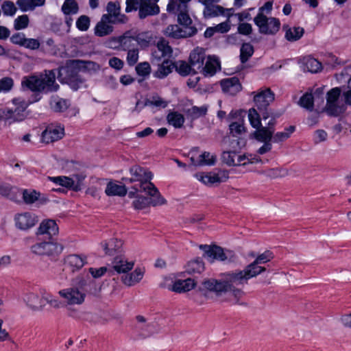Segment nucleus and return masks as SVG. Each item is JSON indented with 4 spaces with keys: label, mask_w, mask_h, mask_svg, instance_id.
<instances>
[{
    "label": "nucleus",
    "mask_w": 351,
    "mask_h": 351,
    "mask_svg": "<svg viewBox=\"0 0 351 351\" xmlns=\"http://www.w3.org/2000/svg\"><path fill=\"white\" fill-rule=\"evenodd\" d=\"M230 134L233 137H237L238 135L241 134L245 132V127L243 123L238 122H233L229 125Z\"/></svg>",
    "instance_id": "64"
},
{
    "label": "nucleus",
    "mask_w": 351,
    "mask_h": 351,
    "mask_svg": "<svg viewBox=\"0 0 351 351\" xmlns=\"http://www.w3.org/2000/svg\"><path fill=\"white\" fill-rule=\"evenodd\" d=\"M131 178H123L127 183L138 182L140 191L145 192L147 195H154L158 193V189L151 182L153 178L152 173L147 168L139 165H134L130 168Z\"/></svg>",
    "instance_id": "4"
},
{
    "label": "nucleus",
    "mask_w": 351,
    "mask_h": 351,
    "mask_svg": "<svg viewBox=\"0 0 351 351\" xmlns=\"http://www.w3.org/2000/svg\"><path fill=\"white\" fill-rule=\"evenodd\" d=\"M273 258V254L267 250L263 254L258 255L256 258L250 264L247 265L248 268L254 272V276H257L258 274L265 271V267L260 266V264H263L269 262Z\"/></svg>",
    "instance_id": "18"
},
{
    "label": "nucleus",
    "mask_w": 351,
    "mask_h": 351,
    "mask_svg": "<svg viewBox=\"0 0 351 351\" xmlns=\"http://www.w3.org/2000/svg\"><path fill=\"white\" fill-rule=\"evenodd\" d=\"M300 67L304 71L317 73L322 70V64L311 56L304 57L300 60Z\"/></svg>",
    "instance_id": "22"
},
{
    "label": "nucleus",
    "mask_w": 351,
    "mask_h": 351,
    "mask_svg": "<svg viewBox=\"0 0 351 351\" xmlns=\"http://www.w3.org/2000/svg\"><path fill=\"white\" fill-rule=\"evenodd\" d=\"M134 37L135 38L136 45H140L141 47H148L152 37L147 32L136 33L134 32Z\"/></svg>",
    "instance_id": "46"
},
{
    "label": "nucleus",
    "mask_w": 351,
    "mask_h": 351,
    "mask_svg": "<svg viewBox=\"0 0 351 351\" xmlns=\"http://www.w3.org/2000/svg\"><path fill=\"white\" fill-rule=\"evenodd\" d=\"M195 177L198 180L209 186H211L215 184H218L219 180L217 179V176H215V173L212 172L208 173H197L195 174Z\"/></svg>",
    "instance_id": "41"
},
{
    "label": "nucleus",
    "mask_w": 351,
    "mask_h": 351,
    "mask_svg": "<svg viewBox=\"0 0 351 351\" xmlns=\"http://www.w3.org/2000/svg\"><path fill=\"white\" fill-rule=\"evenodd\" d=\"M157 49L161 52V56H171L173 49L169 45V42L165 38H160L156 45Z\"/></svg>",
    "instance_id": "50"
},
{
    "label": "nucleus",
    "mask_w": 351,
    "mask_h": 351,
    "mask_svg": "<svg viewBox=\"0 0 351 351\" xmlns=\"http://www.w3.org/2000/svg\"><path fill=\"white\" fill-rule=\"evenodd\" d=\"M216 161V156H211L208 152H204L199 155V160L197 163V165H213ZM196 165V164H195Z\"/></svg>",
    "instance_id": "57"
},
{
    "label": "nucleus",
    "mask_w": 351,
    "mask_h": 351,
    "mask_svg": "<svg viewBox=\"0 0 351 351\" xmlns=\"http://www.w3.org/2000/svg\"><path fill=\"white\" fill-rule=\"evenodd\" d=\"M225 9L219 5L212 4L204 7V16L205 18H212L219 15H223Z\"/></svg>",
    "instance_id": "37"
},
{
    "label": "nucleus",
    "mask_w": 351,
    "mask_h": 351,
    "mask_svg": "<svg viewBox=\"0 0 351 351\" xmlns=\"http://www.w3.org/2000/svg\"><path fill=\"white\" fill-rule=\"evenodd\" d=\"M14 80L12 77H4L0 79V93H8L12 88Z\"/></svg>",
    "instance_id": "62"
},
{
    "label": "nucleus",
    "mask_w": 351,
    "mask_h": 351,
    "mask_svg": "<svg viewBox=\"0 0 351 351\" xmlns=\"http://www.w3.org/2000/svg\"><path fill=\"white\" fill-rule=\"evenodd\" d=\"M255 108H250L248 111V119L250 125L256 130L252 136L259 142H271L273 141L274 132L268 128L262 125L261 118Z\"/></svg>",
    "instance_id": "5"
},
{
    "label": "nucleus",
    "mask_w": 351,
    "mask_h": 351,
    "mask_svg": "<svg viewBox=\"0 0 351 351\" xmlns=\"http://www.w3.org/2000/svg\"><path fill=\"white\" fill-rule=\"evenodd\" d=\"M237 156L236 151L223 152L221 155L222 162L228 166H235V158Z\"/></svg>",
    "instance_id": "61"
},
{
    "label": "nucleus",
    "mask_w": 351,
    "mask_h": 351,
    "mask_svg": "<svg viewBox=\"0 0 351 351\" xmlns=\"http://www.w3.org/2000/svg\"><path fill=\"white\" fill-rule=\"evenodd\" d=\"M1 10L5 16H14L16 11L17 8L15 6L14 3L10 0L4 1L1 5Z\"/></svg>",
    "instance_id": "54"
},
{
    "label": "nucleus",
    "mask_w": 351,
    "mask_h": 351,
    "mask_svg": "<svg viewBox=\"0 0 351 351\" xmlns=\"http://www.w3.org/2000/svg\"><path fill=\"white\" fill-rule=\"evenodd\" d=\"M304 34V29L303 27H293L286 30L285 38L290 42H294L302 38Z\"/></svg>",
    "instance_id": "39"
},
{
    "label": "nucleus",
    "mask_w": 351,
    "mask_h": 351,
    "mask_svg": "<svg viewBox=\"0 0 351 351\" xmlns=\"http://www.w3.org/2000/svg\"><path fill=\"white\" fill-rule=\"evenodd\" d=\"M252 94H254V102L255 104V108L260 114V118L263 120H266L269 118L268 109L269 105L274 100V94L271 92L269 88H267L264 90L255 94V92H252Z\"/></svg>",
    "instance_id": "6"
},
{
    "label": "nucleus",
    "mask_w": 351,
    "mask_h": 351,
    "mask_svg": "<svg viewBox=\"0 0 351 351\" xmlns=\"http://www.w3.org/2000/svg\"><path fill=\"white\" fill-rule=\"evenodd\" d=\"M43 302L49 304L51 306L55 308H59L62 305L60 301L54 298L51 294L43 290Z\"/></svg>",
    "instance_id": "55"
},
{
    "label": "nucleus",
    "mask_w": 351,
    "mask_h": 351,
    "mask_svg": "<svg viewBox=\"0 0 351 351\" xmlns=\"http://www.w3.org/2000/svg\"><path fill=\"white\" fill-rule=\"evenodd\" d=\"M40 193L36 192L35 190L29 191L25 189L23 191V199L25 204H32L38 199Z\"/></svg>",
    "instance_id": "56"
},
{
    "label": "nucleus",
    "mask_w": 351,
    "mask_h": 351,
    "mask_svg": "<svg viewBox=\"0 0 351 351\" xmlns=\"http://www.w3.org/2000/svg\"><path fill=\"white\" fill-rule=\"evenodd\" d=\"M101 19L109 25L117 23H125L128 21V18L125 15L118 16L108 13L103 14Z\"/></svg>",
    "instance_id": "45"
},
{
    "label": "nucleus",
    "mask_w": 351,
    "mask_h": 351,
    "mask_svg": "<svg viewBox=\"0 0 351 351\" xmlns=\"http://www.w3.org/2000/svg\"><path fill=\"white\" fill-rule=\"evenodd\" d=\"M207 108L205 106H193L191 108H189L186 110V114L189 117H191L192 119H196L199 118L202 116H204L206 114Z\"/></svg>",
    "instance_id": "48"
},
{
    "label": "nucleus",
    "mask_w": 351,
    "mask_h": 351,
    "mask_svg": "<svg viewBox=\"0 0 351 351\" xmlns=\"http://www.w3.org/2000/svg\"><path fill=\"white\" fill-rule=\"evenodd\" d=\"M65 263L73 271L79 270L87 263L86 256L82 254H70L66 257Z\"/></svg>",
    "instance_id": "23"
},
{
    "label": "nucleus",
    "mask_w": 351,
    "mask_h": 351,
    "mask_svg": "<svg viewBox=\"0 0 351 351\" xmlns=\"http://www.w3.org/2000/svg\"><path fill=\"white\" fill-rule=\"evenodd\" d=\"M219 64L218 60L215 58L208 57L207 60L200 70L204 75L213 76L217 71V66Z\"/></svg>",
    "instance_id": "29"
},
{
    "label": "nucleus",
    "mask_w": 351,
    "mask_h": 351,
    "mask_svg": "<svg viewBox=\"0 0 351 351\" xmlns=\"http://www.w3.org/2000/svg\"><path fill=\"white\" fill-rule=\"evenodd\" d=\"M298 104L308 111L314 108V97L311 93H305L300 99Z\"/></svg>",
    "instance_id": "44"
},
{
    "label": "nucleus",
    "mask_w": 351,
    "mask_h": 351,
    "mask_svg": "<svg viewBox=\"0 0 351 351\" xmlns=\"http://www.w3.org/2000/svg\"><path fill=\"white\" fill-rule=\"evenodd\" d=\"M58 231L59 228L56 221L53 219H47L40 224L36 234L43 236L45 239L52 240L53 237L58 234Z\"/></svg>",
    "instance_id": "15"
},
{
    "label": "nucleus",
    "mask_w": 351,
    "mask_h": 351,
    "mask_svg": "<svg viewBox=\"0 0 351 351\" xmlns=\"http://www.w3.org/2000/svg\"><path fill=\"white\" fill-rule=\"evenodd\" d=\"M43 290L40 291L41 297L35 293L29 292L23 296V300L26 304L34 311H41L44 308L45 303L43 299Z\"/></svg>",
    "instance_id": "20"
},
{
    "label": "nucleus",
    "mask_w": 351,
    "mask_h": 351,
    "mask_svg": "<svg viewBox=\"0 0 351 351\" xmlns=\"http://www.w3.org/2000/svg\"><path fill=\"white\" fill-rule=\"evenodd\" d=\"M90 24V18L86 15H81L76 21L77 28L82 32H86L88 29Z\"/></svg>",
    "instance_id": "60"
},
{
    "label": "nucleus",
    "mask_w": 351,
    "mask_h": 351,
    "mask_svg": "<svg viewBox=\"0 0 351 351\" xmlns=\"http://www.w3.org/2000/svg\"><path fill=\"white\" fill-rule=\"evenodd\" d=\"M174 64L171 61L163 60L160 64H158V68L154 75L157 78L163 79L172 72Z\"/></svg>",
    "instance_id": "26"
},
{
    "label": "nucleus",
    "mask_w": 351,
    "mask_h": 351,
    "mask_svg": "<svg viewBox=\"0 0 351 351\" xmlns=\"http://www.w3.org/2000/svg\"><path fill=\"white\" fill-rule=\"evenodd\" d=\"M295 127L294 125H291L288 128H286L285 132H278L276 134L274 133L272 141L276 143L283 142L288 139L291 136V134L295 132Z\"/></svg>",
    "instance_id": "43"
},
{
    "label": "nucleus",
    "mask_w": 351,
    "mask_h": 351,
    "mask_svg": "<svg viewBox=\"0 0 351 351\" xmlns=\"http://www.w3.org/2000/svg\"><path fill=\"white\" fill-rule=\"evenodd\" d=\"M63 245L51 240L36 243L31 247L32 253L38 256H56L63 250Z\"/></svg>",
    "instance_id": "9"
},
{
    "label": "nucleus",
    "mask_w": 351,
    "mask_h": 351,
    "mask_svg": "<svg viewBox=\"0 0 351 351\" xmlns=\"http://www.w3.org/2000/svg\"><path fill=\"white\" fill-rule=\"evenodd\" d=\"M149 195L152 198L144 197L143 195H138L136 199L132 203L134 207L136 209L141 210L149 205L156 206L158 205H162L166 203V200L162 197L158 190L157 194Z\"/></svg>",
    "instance_id": "13"
},
{
    "label": "nucleus",
    "mask_w": 351,
    "mask_h": 351,
    "mask_svg": "<svg viewBox=\"0 0 351 351\" xmlns=\"http://www.w3.org/2000/svg\"><path fill=\"white\" fill-rule=\"evenodd\" d=\"M191 0H169L167 6L169 13H176V10H185L188 8V3Z\"/></svg>",
    "instance_id": "40"
},
{
    "label": "nucleus",
    "mask_w": 351,
    "mask_h": 351,
    "mask_svg": "<svg viewBox=\"0 0 351 351\" xmlns=\"http://www.w3.org/2000/svg\"><path fill=\"white\" fill-rule=\"evenodd\" d=\"M247 266L243 270H235L223 274V278L220 280L209 278L202 282L200 291H208L213 293L217 298L223 297L233 287L247 284L248 280L256 277Z\"/></svg>",
    "instance_id": "1"
},
{
    "label": "nucleus",
    "mask_w": 351,
    "mask_h": 351,
    "mask_svg": "<svg viewBox=\"0 0 351 351\" xmlns=\"http://www.w3.org/2000/svg\"><path fill=\"white\" fill-rule=\"evenodd\" d=\"M204 263L199 259L196 258L189 261L186 266V272L189 274L195 275L201 274L204 271Z\"/></svg>",
    "instance_id": "33"
},
{
    "label": "nucleus",
    "mask_w": 351,
    "mask_h": 351,
    "mask_svg": "<svg viewBox=\"0 0 351 351\" xmlns=\"http://www.w3.org/2000/svg\"><path fill=\"white\" fill-rule=\"evenodd\" d=\"M199 249L204 252V258H206L210 263L215 261H228L230 262L233 261L235 258V256L232 252L229 250L224 252L222 247L215 245H200Z\"/></svg>",
    "instance_id": "7"
},
{
    "label": "nucleus",
    "mask_w": 351,
    "mask_h": 351,
    "mask_svg": "<svg viewBox=\"0 0 351 351\" xmlns=\"http://www.w3.org/2000/svg\"><path fill=\"white\" fill-rule=\"evenodd\" d=\"M254 22L258 27L260 34L265 35H274L280 29V21L274 17H267L264 14H257Z\"/></svg>",
    "instance_id": "8"
},
{
    "label": "nucleus",
    "mask_w": 351,
    "mask_h": 351,
    "mask_svg": "<svg viewBox=\"0 0 351 351\" xmlns=\"http://www.w3.org/2000/svg\"><path fill=\"white\" fill-rule=\"evenodd\" d=\"M160 8L156 3H147L146 1H140L138 11L139 18L145 19L148 16H154L159 14Z\"/></svg>",
    "instance_id": "21"
},
{
    "label": "nucleus",
    "mask_w": 351,
    "mask_h": 351,
    "mask_svg": "<svg viewBox=\"0 0 351 351\" xmlns=\"http://www.w3.org/2000/svg\"><path fill=\"white\" fill-rule=\"evenodd\" d=\"M175 14H178V22L180 25L184 26V27H190L192 23V20L188 14V8L185 10H176Z\"/></svg>",
    "instance_id": "47"
},
{
    "label": "nucleus",
    "mask_w": 351,
    "mask_h": 351,
    "mask_svg": "<svg viewBox=\"0 0 351 351\" xmlns=\"http://www.w3.org/2000/svg\"><path fill=\"white\" fill-rule=\"evenodd\" d=\"M69 106V101L67 99L56 98L51 101V106L56 112H64Z\"/></svg>",
    "instance_id": "49"
},
{
    "label": "nucleus",
    "mask_w": 351,
    "mask_h": 351,
    "mask_svg": "<svg viewBox=\"0 0 351 351\" xmlns=\"http://www.w3.org/2000/svg\"><path fill=\"white\" fill-rule=\"evenodd\" d=\"M59 294L69 305L81 304L86 297V293L82 290L75 287L60 290Z\"/></svg>",
    "instance_id": "12"
},
{
    "label": "nucleus",
    "mask_w": 351,
    "mask_h": 351,
    "mask_svg": "<svg viewBox=\"0 0 351 351\" xmlns=\"http://www.w3.org/2000/svg\"><path fill=\"white\" fill-rule=\"evenodd\" d=\"M136 71L140 76L147 77L151 73V66L147 62H141L136 65Z\"/></svg>",
    "instance_id": "63"
},
{
    "label": "nucleus",
    "mask_w": 351,
    "mask_h": 351,
    "mask_svg": "<svg viewBox=\"0 0 351 351\" xmlns=\"http://www.w3.org/2000/svg\"><path fill=\"white\" fill-rule=\"evenodd\" d=\"M85 63L80 60H72L64 66L58 67V79L62 84H66L74 91L86 88V80L80 74V64Z\"/></svg>",
    "instance_id": "3"
},
{
    "label": "nucleus",
    "mask_w": 351,
    "mask_h": 351,
    "mask_svg": "<svg viewBox=\"0 0 351 351\" xmlns=\"http://www.w3.org/2000/svg\"><path fill=\"white\" fill-rule=\"evenodd\" d=\"M105 193L108 196H125L127 189L124 185H119L113 182H109L106 188Z\"/></svg>",
    "instance_id": "32"
},
{
    "label": "nucleus",
    "mask_w": 351,
    "mask_h": 351,
    "mask_svg": "<svg viewBox=\"0 0 351 351\" xmlns=\"http://www.w3.org/2000/svg\"><path fill=\"white\" fill-rule=\"evenodd\" d=\"M110 44L112 48L121 49L123 51L136 48L134 32L131 30L125 32L120 36L112 38L110 40Z\"/></svg>",
    "instance_id": "10"
},
{
    "label": "nucleus",
    "mask_w": 351,
    "mask_h": 351,
    "mask_svg": "<svg viewBox=\"0 0 351 351\" xmlns=\"http://www.w3.org/2000/svg\"><path fill=\"white\" fill-rule=\"evenodd\" d=\"M62 11L66 15L76 14L78 11V5L75 0H65L62 6Z\"/></svg>",
    "instance_id": "51"
},
{
    "label": "nucleus",
    "mask_w": 351,
    "mask_h": 351,
    "mask_svg": "<svg viewBox=\"0 0 351 351\" xmlns=\"http://www.w3.org/2000/svg\"><path fill=\"white\" fill-rule=\"evenodd\" d=\"M168 102L159 96H153L151 99H146L144 106H154L165 108L167 106Z\"/></svg>",
    "instance_id": "59"
},
{
    "label": "nucleus",
    "mask_w": 351,
    "mask_h": 351,
    "mask_svg": "<svg viewBox=\"0 0 351 351\" xmlns=\"http://www.w3.org/2000/svg\"><path fill=\"white\" fill-rule=\"evenodd\" d=\"M206 59L205 50L201 47H196L190 53L189 63L193 69V74L199 72L204 64Z\"/></svg>",
    "instance_id": "17"
},
{
    "label": "nucleus",
    "mask_w": 351,
    "mask_h": 351,
    "mask_svg": "<svg viewBox=\"0 0 351 351\" xmlns=\"http://www.w3.org/2000/svg\"><path fill=\"white\" fill-rule=\"evenodd\" d=\"M123 242L117 239H110L108 242L101 243L105 254L108 255H113L118 252L122 247Z\"/></svg>",
    "instance_id": "31"
},
{
    "label": "nucleus",
    "mask_w": 351,
    "mask_h": 351,
    "mask_svg": "<svg viewBox=\"0 0 351 351\" xmlns=\"http://www.w3.org/2000/svg\"><path fill=\"white\" fill-rule=\"evenodd\" d=\"M197 29L195 27H180L178 25H169L163 34L167 37L173 39H180L191 37L195 35Z\"/></svg>",
    "instance_id": "11"
},
{
    "label": "nucleus",
    "mask_w": 351,
    "mask_h": 351,
    "mask_svg": "<svg viewBox=\"0 0 351 351\" xmlns=\"http://www.w3.org/2000/svg\"><path fill=\"white\" fill-rule=\"evenodd\" d=\"M136 320L138 322L142 324L141 326H139L138 328L141 330V335L145 338L147 337L151 336L152 335L156 332L157 329L156 324L154 323H149L147 324H144L145 322V318L142 315H138L136 316Z\"/></svg>",
    "instance_id": "25"
},
{
    "label": "nucleus",
    "mask_w": 351,
    "mask_h": 351,
    "mask_svg": "<svg viewBox=\"0 0 351 351\" xmlns=\"http://www.w3.org/2000/svg\"><path fill=\"white\" fill-rule=\"evenodd\" d=\"M29 23V20L27 15L19 16L14 21V28L15 30L24 29L28 27Z\"/></svg>",
    "instance_id": "58"
},
{
    "label": "nucleus",
    "mask_w": 351,
    "mask_h": 351,
    "mask_svg": "<svg viewBox=\"0 0 351 351\" xmlns=\"http://www.w3.org/2000/svg\"><path fill=\"white\" fill-rule=\"evenodd\" d=\"M114 27L111 25L100 20L95 27L94 33L95 36L104 37L110 35L113 32Z\"/></svg>",
    "instance_id": "34"
},
{
    "label": "nucleus",
    "mask_w": 351,
    "mask_h": 351,
    "mask_svg": "<svg viewBox=\"0 0 351 351\" xmlns=\"http://www.w3.org/2000/svg\"><path fill=\"white\" fill-rule=\"evenodd\" d=\"M21 85L32 92H43L45 94L56 92L60 88L56 81L55 69H45L39 75L24 77Z\"/></svg>",
    "instance_id": "2"
},
{
    "label": "nucleus",
    "mask_w": 351,
    "mask_h": 351,
    "mask_svg": "<svg viewBox=\"0 0 351 351\" xmlns=\"http://www.w3.org/2000/svg\"><path fill=\"white\" fill-rule=\"evenodd\" d=\"M134 267L132 261L128 262L122 258L117 257L113 262V269L118 274L127 273L130 271Z\"/></svg>",
    "instance_id": "28"
},
{
    "label": "nucleus",
    "mask_w": 351,
    "mask_h": 351,
    "mask_svg": "<svg viewBox=\"0 0 351 351\" xmlns=\"http://www.w3.org/2000/svg\"><path fill=\"white\" fill-rule=\"evenodd\" d=\"M25 119H18L16 111L8 108H0V121L10 125L15 122L23 121Z\"/></svg>",
    "instance_id": "24"
},
{
    "label": "nucleus",
    "mask_w": 351,
    "mask_h": 351,
    "mask_svg": "<svg viewBox=\"0 0 351 351\" xmlns=\"http://www.w3.org/2000/svg\"><path fill=\"white\" fill-rule=\"evenodd\" d=\"M167 120L175 128H181L184 123V116L177 111L170 112L167 116Z\"/></svg>",
    "instance_id": "36"
},
{
    "label": "nucleus",
    "mask_w": 351,
    "mask_h": 351,
    "mask_svg": "<svg viewBox=\"0 0 351 351\" xmlns=\"http://www.w3.org/2000/svg\"><path fill=\"white\" fill-rule=\"evenodd\" d=\"M12 103L15 105L13 110L16 111L18 119H25L27 116L26 109L29 106V103L20 98L13 99Z\"/></svg>",
    "instance_id": "35"
},
{
    "label": "nucleus",
    "mask_w": 351,
    "mask_h": 351,
    "mask_svg": "<svg viewBox=\"0 0 351 351\" xmlns=\"http://www.w3.org/2000/svg\"><path fill=\"white\" fill-rule=\"evenodd\" d=\"M144 271L141 268H136L132 273L122 276L123 282L128 286H132L138 282L143 276Z\"/></svg>",
    "instance_id": "27"
},
{
    "label": "nucleus",
    "mask_w": 351,
    "mask_h": 351,
    "mask_svg": "<svg viewBox=\"0 0 351 351\" xmlns=\"http://www.w3.org/2000/svg\"><path fill=\"white\" fill-rule=\"evenodd\" d=\"M86 178V175L82 173L73 174L72 177H70L73 181V191H80L83 189L84 186V182Z\"/></svg>",
    "instance_id": "53"
},
{
    "label": "nucleus",
    "mask_w": 351,
    "mask_h": 351,
    "mask_svg": "<svg viewBox=\"0 0 351 351\" xmlns=\"http://www.w3.org/2000/svg\"><path fill=\"white\" fill-rule=\"evenodd\" d=\"M346 110L344 104H339L338 102L326 104L324 111L330 117H339Z\"/></svg>",
    "instance_id": "30"
},
{
    "label": "nucleus",
    "mask_w": 351,
    "mask_h": 351,
    "mask_svg": "<svg viewBox=\"0 0 351 351\" xmlns=\"http://www.w3.org/2000/svg\"><path fill=\"white\" fill-rule=\"evenodd\" d=\"M64 135V127L54 125H48L43 132L41 139L45 143H50L62 138Z\"/></svg>",
    "instance_id": "14"
},
{
    "label": "nucleus",
    "mask_w": 351,
    "mask_h": 351,
    "mask_svg": "<svg viewBox=\"0 0 351 351\" xmlns=\"http://www.w3.org/2000/svg\"><path fill=\"white\" fill-rule=\"evenodd\" d=\"M47 179L57 185L64 187L67 189H70L73 191V181L70 178V177L67 176H56V177H51L48 176Z\"/></svg>",
    "instance_id": "38"
},
{
    "label": "nucleus",
    "mask_w": 351,
    "mask_h": 351,
    "mask_svg": "<svg viewBox=\"0 0 351 351\" xmlns=\"http://www.w3.org/2000/svg\"><path fill=\"white\" fill-rule=\"evenodd\" d=\"M176 71L182 76H186L191 73L193 74V69L191 64L184 61H180L177 65L174 64Z\"/></svg>",
    "instance_id": "52"
},
{
    "label": "nucleus",
    "mask_w": 351,
    "mask_h": 351,
    "mask_svg": "<svg viewBox=\"0 0 351 351\" xmlns=\"http://www.w3.org/2000/svg\"><path fill=\"white\" fill-rule=\"evenodd\" d=\"M254 47L249 43H243L240 49V60L245 63L254 54Z\"/></svg>",
    "instance_id": "42"
},
{
    "label": "nucleus",
    "mask_w": 351,
    "mask_h": 351,
    "mask_svg": "<svg viewBox=\"0 0 351 351\" xmlns=\"http://www.w3.org/2000/svg\"><path fill=\"white\" fill-rule=\"evenodd\" d=\"M14 221L16 227L22 230L34 227L38 221L36 216L28 212L16 215Z\"/></svg>",
    "instance_id": "16"
},
{
    "label": "nucleus",
    "mask_w": 351,
    "mask_h": 351,
    "mask_svg": "<svg viewBox=\"0 0 351 351\" xmlns=\"http://www.w3.org/2000/svg\"><path fill=\"white\" fill-rule=\"evenodd\" d=\"M220 85L223 93L234 96L240 92L242 86L237 77L223 79L220 82Z\"/></svg>",
    "instance_id": "19"
}]
</instances>
